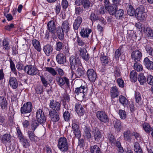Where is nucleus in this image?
Wrapping results in <instances>:
<instances>
[{"label": "nucleus", "instance_id": "obj_42", "mask_svg": "<svg viewBox=\"0 0 153 153\" xmlns=\"http://www.w3.org/2000/svg\"><path fill=\"white\" fill-rule=\"evenodd\" d=\"M10 67L11 69V71L13 73L16 75H17V71L16 70L15 65L12 60L11 59H10Z\"/></svg>", "mask_w": 153, "mask_h": 153}, {"label": "nucleus", "instance_id": "obj_28", "mask_svg": "<svg viewBox=\"0 0 153 153\" xmlns=\"http://www.w3.org/2000/svg\"><path fill=\"white\" fill-rule=\"evenodd\" d=\"M110 93L111 97L112 99L117 97L118 96L119 91L117 88L116 86L113 87L111 88Z\"/></svg>", "mask_w": 153, "mask_h": 153}, {"label": "nucleus", "instance_id": "obj_27", "mask_svg": "<svg viewBox=\"0 0 153 153\" xmlns=\"http://www.w3.org/2000/svg\"><path fill=\"white\" fill-rule=\"evenodd\" d=\"M82 22V19L81 17L78 16L75 19L73 23V28L75 30H77L79 27Z\"/></svg>", "mask_w": 153, "mask_h": 153}, {"label": "nucleus", "instance_id": "obj_35", "mask_svg": "<svg viewBox=\"0 0 153 153\" xmlns=\"http://www.w3.org/2000/svg\"><path fill=\"white\" fill-rule=\"evenodd\" d=\"M90 150L91 153H102L100 148L97 145L91 146Z\"/></svg>", "mask_w": 153, "mask_h": 153}, {"label": "nucleus", "instance_id": "obj_58", "mask_svg": "<svg viewBox=\"0 0 153 153\" xmlns=\"http://www.w3.org/2000/svg\"><path fill=\"white\" fill-rule=\"evenodd\" d=\"M84 10L82 7H76L75 8V13L78 15H80L83 12Z\"/></svg>", "mask_w": 153, "mask_h": 153}, {"label": "nucleus", "instance_id": "obj_30", "mask_svg": "<svg viewBox=\"0 0 153 153\" xmlns=\"http://www.w3.org/2000/svg\"><path fill=\"white\" fill-rule=\"evenodd\" d=\"M56 32L57 35L59 40H62L63 39L64 37V33L65 31L60 27H59L57 28Z\"/></svg>", "mask_w": 153, "mask_h": 153}, {"label": "nucleus", "instance_id": "obj_63", "mask_svg": "<svg viewBox=\"0 0 153 153\" xmlns=\"http://www.w3.org/2000/svg\"><path fill=\"white\" fill-rule=\"evenodd\" d=\"M135 96L136 102L138 103L141 100V95L139 92H135Z\"/></svg>", "mask_w": 153, "mask_h": 153}, {"label": "nucleus", "instance_id": "obj_31", "mask_svg": "<svg viewBox=\"0 0 153 153\" xmlns=\"http://www.w3.org/2000/svg\"><path fill=\"white\" fill-rule=\"evenodd\" d=\"M144 32L146 33V36L151 39H153V30L150 27H144Z\"/></svg>", "mask_w": 153, "mask_h": 153}, {"label": "nucleus", "instance_id": "obj_6", "mask_svg": "<svg viewBox=\"0 0 153 153\" xmlns=\"http://www.w3.org/2000/svg\"><path fill=\"white\" fill-rule=\"evenodd\" d=\"M72 127V130L75 137L78 138H79L81 136V131L79 126L77 124V122L75 120H73Z\"/></svg>", "mask_w": 153, "mask_h": 153}, {"label": "nucleus", "instance_id": "obj_32", "mask_svg": "<svg viewBox=\"0 0 153 153\" xmlns=\"http://www.w3.org/2000/svg\"><path fill=\"white\" fill-rule=\"evenodd\" d=\"M43 50L45 54L49 56L52 53L53 46L50 45H47L44 46Z\"/></svg>", "mask_w": 153, "mask_h": 153}, {"label": "nucleus", "instance_id": "obj_40", "mask_svg": "<svg viewBox=\"0 0 153 153\" xmlns=\"http://www.w3.org/2000/svg\"><path fill=\"white\" fill-rule=\"evenodd\" d=\"M32 44L34 47L38 51H40L41 50L39 42L37 40L34 39L32 40Z\"/></svg>", "mask_w": 153, "mask_h": 153}, {"label": "nucleus", "instance_id": "obj_50", "mask_svg": "<svg viewBox=\"0 0 153 153\" xmlns=\"http://www.w3.org/2000/svg\"><path fill=\"white\" fill-rule=\"evenodd\" d=\"M134 67V69L137 71H142L143 69L142 65L139 63H138L137 62H135Z\"/></svg>", "mask_w": 153, "mask_h": 153}, {"label": "nucleus", "instance_id": "obj_36", "mask_svg": "<svg viewBox=\"0 0 153 153\" xmlns=\"http://www.w3.org/2000/svg\"><path fill=\"white\" fill-rule=\"evenodd\" d=\"M60 27L65 31V33H67L70 29L68 22L67 20L64 21L62 24V26Z\"/></svg>", "mask_w": 153, "mask_h": 153}, {"label": "nucleus", "instance_id": "obj_56", "mask_svg": "<svg viewBox=\"0 0 153 153\" xmlns=\"http://www.w3.org/2000/svg\"><path fill=\"white\" fill-rule=\"evenodd\" d=\"M147 52L152 56H153V49L150 45H147L145 47Z\"/></svg>", "mask_w": 153, "mask_h": 153}, {"label": "nucleus", "instance_id": "obj_62", "mask_svg": "<svg viewBox=\"0 0 153 153\" xmlns=\"http://www.w3.org/2000/svg\"><path fill=\"white\" fill-rule=\"evenodd\" d=\"M110 143L112 146H113L115 143V139L114 136L112 134L109 135L108 137Z\"/></svg>", "mask_w": 153, "mask_h": 153}, {"label": "nucleus", "instance_id": "obj_37", "mask_svg": "<svg viewBox=\"0 0 153 153\" xmlns=\"http://www.w3.org/2000/svg\"><path fill=\"white\" fill-rule=\"evenodd\" d=\"M101 63L103 66H105L109 63V59L107 56L104 55H102L100 58Z\"/></svg>", "mask_w": 153, "mask_h": 153}, {"label": "nucleus", "instance_id": "obj_48", "mask_svg": "<svg viewBox=\"0 0 153 153\" xmlns=\"http://www.w3.org/2000/svg\"><path fill=\"white\" fill-rule=\"evenodd\" d=\"M3 49L6 50L7 51L10 48V46L9 45V42L6 39H4L3 42Z\"/></svg>", "mask_w": 153, "mask_h": 153}, {"label": "nucleus", "instance_id": "obj_47", "mask_svg": "<svg viewBox=\"0 0 153 153\" xmlns=\"http://www.w3.org/2000/svg\"><path fill=\"white\" fill-rule=\"evenodd\" d=\"M10 139V135L9 134H4L1 137V141L3 143H6L9 141Z\"/></svg>", "mask_w": 153, "mask_h": 153}, {"label": "nucleus", "instance_id": "obj_46", "mask_svg": "<svg viewBox=\"0 0 153 153\" xmlns=\"http://www.w3.org/2000/svg\"><path fill=\"white\" fill-rule=\"evenodd\" d=\"M134 150L135 152L137 153H142V151L138 143L135 142L134 143Z\"/></svg>", "mask_w": 153, "mask_h": 153}, {"label": "nucleus", "instance_id": "obj_49", "mask_svg": "<svg viewBox=\"0 0 153 153\" xmlns=\"http://www.w3.org/2000/svg\"><path fill=\"white\" fill-rule=\"evenodd\" d=\"M20 141L23 143V146L25 148L28 147L30 146V143L25 138L23 137L19 138Z\"/></svg>", "mask_w": 153, "mask_h": 153}, {"label": "nucleus", "instance_id": "obj_34", "mask_svg": "<svg viewBox=\"0 0 153 153\" xmlns=\"http://www.w3.org/2000/svg\"><path fill=\"white\" fill-rule=\"evenodd\" d=\"M30 131L27 132L28 136L30 140L32 142H36L38 140L37 137L36 136L34 132Z\"/></svg>", "mask_w": 153, "mask_h": 153}, {"label": "nucleus", "instance_id": "obj_8", "mask_svg": "<svg viewBox=\"0 0 153 153\" xmlns=\"http://www.w3.org/2000/svg\"><path fill=\"white\" fill-rule=\"evenodd\" d=\"M142 56L141 52L137 50L133 51L131 53V58L135 62H138L141 59Z\"/></svg>", "mask_w": 153, "mask_h": 153}, {"label": "nucleus", "instance_id": "obj_44", "mask_svg": "<svg viewBox=\"0 0 153 153\" xmlns=\"http://www.w3.org/2000/svg\"><path fill=\"white\" fill-rule=\"evenodd\" d=\"M124 13V11L122 9L119 10H117V9L114 15L117 19H120L123 16Z\"/></svg>", "mask_w": 153, "mask_h": 153}, {"label": "nucleus", "instance_id": "obj_52", "mask_svg": "<svg viewBox=\"0 0 153 153\" xmlns=\"http://www.w3.org/2000/svg\"><path fill=\"white\" fill-rule=\"evenodd\" d=\"M45 69L46 71H48L53 76H54L57 74L56 71L53 68L47 67L45 68Z\"/></svg>", "mask_w": 153, "mask_h": 153}, {"label": "nucleus", "instance_id": "obj_7", "mask_svg": "<svg viewBox=\"0 0 153 153\" xmlns=\"http://www.w3.org/2000/svg\"><path fill=\"white\" fill-rule=\"evenodd\" d=\"M98 119L101 122L106 123L109 121V119L106 114L104 111H98L96 114Z\"/></svg>", "mask_w": 153, "mask_h": 153}, {"label": "nucleus", "instance_id": "obj_9", "mask_svg": "<svg viewBox=\"0 0 153 153\" xmlns=\"http://www.w3.org/2000/svg\"><path fill=\"white\" fill-rule=\"evenodd\" d=\"M25 71L27 74L31 76L35 75L38 72L37 69L33 66L30 65H27L25 67Z\"/></svg>", "mask_w": 153, "mask_h": 153}, {"label": "nucleus", "instance_id": "obj_10", "mask_svg": "<svg viewBox=\"0 0 153 153\" xmlns=\"http://www.w3.org/2000/svg\"><path fill=\"white\" fill-rule=\"evenodd\" d=\"M75 4L78 6L82 5L85 9L88 10L90 8L91 3L89 0H76Z\"/></svg>", "mask_w": 153, "mask_h": 153}, {"label": "nucleus", "instance_id": "obj_60", "mask_svg": "<svg viewBox=\"0 0 153 153\" xmlns=\"http://www.w3.org/2000/svg\"><path fill=\"white\" fill-rule=\"evenodd\" d=\"M143 127L146 133H149L150 132L151 128H150V126L148 123H146L143 124Z\"/></svg>", "mask_w": 153, "mask_h": 153}, {"label": "nucleus", "instance_id": "obj_17", "mask_svg": "<svg viewBox=\"0 0 153 153\" xmlns=\"http://www.w3.org/2000/svg\"><path fill=\"white\" fill-rule=\"evenodd\" d=\"M49 106L52 109V110L55 111H59L60 110V103L53 100H52L51 101Z\"/></svg>", "mask_w": 153, "mask_h": 153}, {"label": "nucleus", "instance_id": "obj_19", "mask_svg": "<svg viewBox=\"0 0 153 153\" xmlns=\"http://www.w3.org/2000/svg\"><path fill=\"white\" fill-rule=\"evenodd\" d=\"M9 83L10 86L13 89H16L18 87V84L16 78L13 76H10L9 78Z\"/></svg>", "mask_w": 153, "mask_h": 153}, {"label": "nucleus", "instance_id": "obj_1", "mask_svg": "<svg viewBox=\"0 0 153 153\" xmlns=\"http://www.w3.org/2000/svg\"><path fill=\"white\" fill-rule=\"evenodd\" d=\"M57 146L59 149L62 152H67L68 148V144L67 139L64 137L59 138L58 139Z\"/></svg>", "mask_w": 153, "mask_h": 153}, {"label": "nucleus", "instance_id": "obj_4", "mask_svg": "<svg viewBox=\"0 0 153 153\" xmlns=\"http://www.w3.org/2000/svg\"><path fill=\"white\" fill-rule=\"evenodd\" d=\"M146 11L143 7L137 8L136 9V16L139 21L142 22L145 19L146 16Z\"/></svg>", "mask_w": 153, "mask_h": 153}, {"label": "nucleus", "instance_id": "obj_24", "mask_svg": "<svg viewBox=\"0 0 153 153\" xmlns=\"http://www.w3.org/2000/svg\"><path fill=\"white\" fill-rule=\"evenodd\" d=\"M8 103L6 98L3 96H0V108L2 110H6Z\"/></svg>", "mask_w": 153, "mask_h": 153}, {"label": "nucleus", "instance_id": "obj_53", "mask_svg": "<svg viewBox=\"0 0 153 153\" xmlns=\"http://www.w3.org/2000/svg\"><path fill=\"white\" fill-rule=\"evenodd\" d=\"M63 47V44L61 42L58 41L56 43L55 46V50L58 51H60Z\"/></svg>", "mask_w": 153, "mask_h": 153}, {"label": "nucleus", "instance_id": "obj_14", "mask_svg": "<svg viewBox=\"0 0 153 153\" xmlns=\"http://www.w3.org/2000/svg\"><path fill=\"white\" fill-rule=\"evenodd\" d=\"M87 74L89 81L92 82L95 81L97 77V75L95 71L93 69H88Z\"/></svg>", "mask_w": 153, "mask_h": 153}, {"label": "nucleus", "instance_id": "obj_12", "mask_svg": "<svg viewBox=\"0 0 153 153\" xmlns=\"http://www.w3.org/2000/svg\"><path fill=\"white\" fill-rule=\"evenodd\" d=\"M94 138L96 143H99L101 141L102 135L98 128H95L92 131Z\"/></svg>", "mask_w": 153, "mask_h": 153}, {"label": "nucleus", "instance_id": "obj_55", "mask_svg": "<svg viewBox=\"0 0 153 153\" xmlns=\"http://www.w3.org/2000/svg\"><path fill=\"white\" fill-rule=\"evenodd\" d=\"M121 123L119 120L116 121L114 125V127L117 131H119L121 129Z\"/></svg>", "mask_w": 153, "mask_h": 153}, {"label": "nucleus", "instance_id": "obj_41", "mask_svg": "<svg viewBox=\"0 0 153 153\" xmlns=\"http://www.w3.org/2000/svg\"><path fill=\"white\" fill-rule=\"evenodd\" d=\"M119 100L120 102L124 106L127 105L128 103L127 99L124 96L122 95L119 96Z\"/></svg>", "mask_w": 153, "mask_h": 153}, {"label": "nucleus", "instance_id": "obj_23", "mask_svg": "<svg viewBox=\"0 0 153 153\" xmlns=\"http://www.w3.org/2000/svg\"><path fill=\"white\" fill-rule=\"evenodd\" d=\"M143 63L146 68L150 70H153V62L151 61L148 57L144 58Z\"/></svg>", "mask_w": 153, "mask_h": 153}, {"label": "nucleus", "instance_id": "obj_39", "mask_svg": "<svg viewBox=\"0 0 153 153\" xmlns=\"http://www.w3.org/2000/svg\"><path fill=\"white\" fill-rule=\"evenodd\" d=\"M138 79L140 85H143L146 83V79L145 76L143 74L140 73L138 76Z\"/></svg>", "mask_w": 153, "mask_h": 153}, {"label": "nucleus", "instance_id": "obj_18", "mask_svg": "<svg viewBox=\"0 0 153 153\" xmlns=\"http://www.w3.org/2000/svg\"><path fill=\"white\" fill-rule=\"evenodd\" d=\"M62 100L63 102V105L64 108L67 110H68L70 107L68 106V104L66 102H68L70 100L69 96L66 93H64L62 96Z\"/></svg>", "mask_w": 153, "mask_h": 153}, {"label": "nucleus", "instance_id": "obj_57", "mask_svg": "<svg viewBox=\"0 0 153 153\" xmlns=\"http://www.w3.org/2000/svg\"><path fill=\"white\" fill-rule=\"evenodd\" d=\"M63 116L65 120L66 121L69 120L71 118L70 113L68 111H65L63 113Z\"/></svg>", "mask_w": 153, "mask_h": 153}, {"label": "nucleus", "instance_id": "obj_38", "mask_svg": "<svg viewBox=\"0 0 153 153\" xmlns=\"http://www.w3.org/2000/svg\"><path fill=\"white\" fill-rule=\"evenodd\" d=\"M130 131L129 130H127L123 133V136L124 140L128 142L131 141V135H130Z\"/></svg>", "mask_w": 153, "mask_h": 153}, {"label": "nucleus", "instance_id": "obj_3", "mask_svg": "<svg viewBox=\"0 0 153 153\" xmlns=\"http://www.w3.org/2000/svg\"><path fill=\"white\" fill-rule=\"evenodd\" d=\"M32 105L30 102H27L24 103L21 108V113L22 114H23L25 117H28L30 115V114L28 115L25 116L26 114H28L31 112L32 109Z\"/></svg>", "mask_w": 153, "mask_h": 153}, {"label": "nucleus", "instance_id": "obj_64", "mask_svg": "<svg viewBox=\"0 0 153 153\" xmlns=\"http://www.w3.org/2000/svg\"><path fill=\"white\" fill-rule=\"evenodd\" d=\"M121 49L119 48L117 49L115 53L114 57L115 59H118L121 54Z\"/></svg>", "mask_w": 153, "mask_h": 153}, {"label": "nucleus", "instance_id": "obj_29", "mask_svg": "<svg viewBox=\"0 0 153 153\" xmlns=\"http://www.w3.org/2000/svg\"><path fill=\"white\" fill-rule=\"evenodd\" d=\"M105 8L110 15H113L117 9V6L113 4L106 6Z\"/></svg>", "mask_w": 153, "mask_h": 153}, {"label": "nucleus", "instance_id": "obj_16", "mask_svg": "<svg viewBox=\"0 0 153 153\" xmlns=\"http://www.w3.org/2000/svg\"><path fill=\"white\" fill-rule=\"evenodd\" d=\"M56 81L60 86H63L65 83L68 86L69 85V80L66 77L58 76L57 78Z\"/></svg>", "mask_w": 153, "mask_h": 153}, {"label": "nucleus", "instance_id": "obj_43", "mask_svg": "<svg viewBox=\"0 0 153 153\" xmlns=\"http://www.w3.org/2000/svg\"><path fill=\"white\" fill-rule=\"evenodd\" d=\"M130 77L132 82H135L137 81V74L135 71H132L131 72Z\"/></svg>", "mask_w": 153, "mask_h": 153}, {"label": "nucleus", "instance_id": "obj_26", "mask_svg": "<svg viewBox=\"0 0 153 153\" xmlns=\"http://www.w3.org/2000/svg\"><path fill=\"white\" fill-rule=\"evenodd\" d=\"M77 68H78L76 71L75 74L78 77L83 76L85 74V70L82 65L79 66ZM72 76L75 74L73 72H72Z\"/></svg>", "mask_w": 153, "mask_h": 153}, {"label": "nucleus", "instance_id": "obj_33", "mask_svg": "<svg viewBox=\"0 0 153 153\" xmlns=\"http://www.w3.org/2000/svg\"><path fill=\"white\" fill-rule=\"evenodd\" d=\"M92 30L90 29L87 28H83L82 29L80 32L81 36L83 37H88L89 35L91 32Z\"/></svg>", "mask_w": 153, "mask_h": 153}, {"label": "nucleus", "instance_id": "obj_11", "mask_svg": "<svg viewBox=\"0 0 153 153\" xmlns=\"http://www.w3.org/2000/svg\"><path fill=\"white\" fill-rule=\"evenodd\" d=\"M37 120L40 123H45L46 121L45 116L44 112L41 109L38 110L36 112Z\"/></svg>", "mask_w": 153, "mask_h": 153}, {"label": "nucleus", "instance_id": "obj_5", "mask_svg": "<svg viewBox=\"0 0 153 153\" xmlns=\"http://www.w3.org/2000/svg\"><path fill=\"white\" fill-rule=\"evenodd\" d=\"M70 62L71 69H75L79 66L82 65L79 57L72 56L70 59Z\"/></svg>", "mask_w": 153, "mask_h": 153}, {"label": "nucleus", "instance_id": "obj_20", "mask_svg": "<svg viewBox=\"0 0 153 153\" xmlns=\"http://www.w3.org/2000/svg\"><path fill=\"white\" fill-rule=\"evenodd\" d=\"M79 53L82 58L85 60L87 61L89 60V55L85 48H80L79 50Z\"/></svg>", "mask_w": 153, "mask_h": 153}, {"label": "nucleus", "instance_id": "obj_25", "mask_svg": "<svg viewBox=\"0 0 153 153\" xmlns=\"http://www.w3.org/2000/svg\"><path fill=\"white\" fill-rule=\"evenodd\" d=\"M83 135L85 139H90L91 137V129L90 127L85 126L83 129Z\"/></svg>", "mask_w": 153, "mask_h": 153}, {"label": "nucleus", "instance_id": "obj_2", "mask_svg": "<svg viewBox=\"0 0 153 153\" xmlns=\"http://www.w3.org/2000/svg\"><path fill=\"white\" fill-rule=\"evenodd\" d=\"M88 92V89L85 87L84 86H81L79 88H76L74 91L75 96H77V97L81 99L86 98Z\"/></svg>", "mask_w": 153, "mask_h": 153}, {"label": "nucleus", "instance_id": "obj_22", "mask_svg": "<svg viewBox=\"0 0 153 153\" xmlns=\"http://www.w3.org/2000/svg\"><path fill=\"white\" fill-rule=\"evenodd\" d=\"M75 109L76 113L79 115L82 116L84 113V110L82 105L80 103L77 102L75 104Z\"/></svg>", "mask_w": 153, "mask_h": 153}, {"label": "nucleus", "instance_id": "obj_61", "mask_svg": "<svg viewBox=\"0 0 153 153\" xmlns=\"http://www.w3.org/2000/svg\"><path fill=\"white\" fill-rule=\"evenodd\" d=\"M119 114L120 118L123 119L126 118V113L124 110H120L119 111Z\"/></svg>", "mask_w": 153, "mask_h": 153}, {"label": "nucleus", "instance_id": "obj_59", "mask_svg": "<svg viewBox=\"0 0 153 153\" xmlns=\"http://www.w3.org/2000/svg\"><path fill=\"white\" fill-rule=\"evenodd\" d=\"M90 19L92 22H95L98 20V16L94 13H92L90 15Z\"/></svg>", "mask_w": 153, "mask_h": 153}, {"label": "nucleus", "instance_id": "obj_45", "mask_svg": "<svg viewBox=\"0 0 153 153\" xmlns=\"http://www.w3.org/2000/svg\"><path fill=\"white\" fill-rule=\"evenodd\" d=\"M127 13L130 16H133L136 14V10L131 5H129L127 10Z\"/></svg>", "mask_w": 153, "mask_h": 153}, {"label": "nucleus", "instance_id": "obj_54", "mask_svg": "<svg viewBox=\"0 0 153 153\" xmlns=\"http://www.w3.org/2000/svg\"><path fill=\"white\" fill-rule=\"evenodd\" d=\"M39 122L38 120H34L32 121L31 125L32 130L34 131L39 125Z\"/></svg>", "mask_w": 153, "mask_h": 153}, {"label": "nucleus", "instance_id": "obj_15", "mask_svg": "<svg viewBox=\"0 0 153 153\" xmlns=\"http://www.w3.org/2000/svg\"><path fill=\"white\" fill-rule=\"evenodd\" d=\"M57 112L51 109L49 111V116L51 120L52 121L56 122L59 120V115Z\"/></svg>", "mask_w": 153, "mask_h": 153}, {"label": "nucleus", "instance_id": "obj_13", "mask_svg": "<svg viewBox=\"0 0 153 153\" xmlns=\"http://www.w3.org/2000/svg\"><path fill=\"white\" fill-rule=\"evenodd\" d=\"M48 30L51 33L55 35L56 31V25L54 20L50 21L47 25Z\"/></svg>", "mask_w": 153, "mask_h": 153}, {"label": "nucleus", "instance_id": "obj_21", "mask_svg": "<svg viewBox=\"0 0 153 153\" xmlns=\"http://www.w3.org/2000/svg\"><path fill=\"white\" fill-rule=\"evenodd\" d=\"M56 60L59 64H64L66 62V57L63 53H59L56 56Z\"/></svg>", "mask_w": 153, "mask_h": 153}, {"label": "nucleus", "instance_id": "obj_51", "mask_svg": "<svg viewBox=\"0 0 153 153\" xmlns=\"http://www.w3.org/2000/svg\"><path fill=\"white\" fill-rule=\"evenodd\" d=\"M36 93L38 94H41L43 93V88L42 85H37L35 87Z\"/></svg>", "mask_w": 153, "mask_h": 153}]
</instances>
